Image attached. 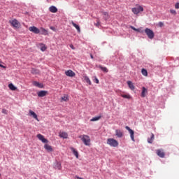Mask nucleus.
Instances as JSON below:
<instances>
[{"instance_id": "nucleus-25", "label": "nucleus", "mask_w": 179, "mask_h": 179, "mask_svg": "<svg viewBox=\"0 0 179 179\" xmlns=\"http://www.w3.org/2000/svg\"><path fill=\"white\" fill-rule=\"evenodd\" d=\"M99 68H100V69L102 70L103 72H105L106 73H107V72H108V69H107L106 67H103V66L99 65Z\"/></svg>"}, {"instance_id": "nucleus-35", "label": "nucleus", "mask_w": 179, "mask_h": 179, "mask_svg": "<svg viewBox=\"0 0 179 179\" xmlns=\"http://www.w3.org/2000/svg\"><path fill=\"white\" fill-rule=\"evenodd\" d=\"M45 50H47V47H45V45H43L41 48V51H45Z\"/></svg>"}, {"instance_id": "nucleus-7", "label": "nucleus", "mask_w": 179, "mask_h": 179, "mask_svg": "<svg viewBox=\"0 0 179 179\" xmlns=\"http://www.w3.org/2000/svg\"><path fill=\"white\" fill-rule=\"evenodd\" d=\"M156 153H157V156H159V157H161L162 159H163L164 157V156H166V152H164V149L157 150Z\"/></svg>"}, {"instance_id": "nucleus-14", "label": "nucleus", "mask_w": 179, "mask_h": 179, "mask_svg": "<svg viewBox=\"0 0 179 179\" xmlns=\"http://www.w3.org/2000/svg\"><path fill=\"white\" fill-rule=\"evenodd\" d=\"M49 10L50 12H51L52 13H57V12H58V8H57V7L52 6L49 8Z\"/></svg>"}, {"instance_id": "nucleus-30", "label": "nucleus", "mask_w": 179, "mask_h": 179, "mask_svg": "<svg viewBox=\"0 0 179 179\" xmlns=\"http://www.w3.org/2000/svg\"><path fill=\"white\" fill-rule=\"evenodd\" d=\"M100 118H101V116L94 117L92 119H91L90 121H92V122L99 121V120H100Z\"/></svg>"}, {"instance_id": "nucleus-18", "label": "nucleus", "mask_w": 179, "mask_h": 179, "mask_svg": "<svg viewBox=\"0 0 179 179\" xmlns=\"http://www.w3.org/2000/svg\"><path fill=\"white\" fill-rule=\"evenodd\" d=\"M146 93H148V89L145 87H142L141 97H146Z\"/></svg>"}, {"instance_id": "nucleus-39", "label": "nucleus", "mask_w": 179, "mask_h": 179, "mask_svg": "<svg viewBox=\"0 0 179 179\" xmlns=\"http://www.w3.org/2000/svg\"><path fill=\"white\" fill-rule=\"evenodd\" d=\"M176 9H179V3H176L175 5Z\"/></svg>"}, {"instance_id": "nucleus-33", "label": "nucleus", "mask_w": 179, "mask_h": 179, "mask_svg": "<svg viewBox=\"0 0 179 179\" xmlns=\"http://www.w3.org/2000/svg\"><path fill=\"white\" fill-rule=\"evenodd\" d=\"M95 26H96V27H99L100 26V20H96V23L95 24Z\"/></svg>"}, {"instance_id": "nucleus-32", "label": "nucleus", "mask_w": 179, "mask_h": 179, "mask_svg": "<svg viewBox=\"0 0 179 179\" xmlns=\"http://www.w3.org/2000/svg\"><path fill=\"white\" fill-rule=\"evenodd\" d=\"M93 82H94V83H96L97 85H99V79L96 77H94Z\"/></svg>"}, {"instance_id": "nucleus-27", "label": "nucleus", "mask_w": 179, "mask_h": 179, "mask_svg": "<svg viewBox=\"0 0 179 179\" xmlns=\"http://www.w3.org/2000/svg\"><path fill=\"white\" fill-rule=\"evenodd\" d=\"M141 73L143 76H148V70L145 69H142Z\"/></svg>"}, {"instance_id": "nucleus-21", "label": "nucleus", "mask_w": 179, "mask_h": 179, "mask_svg": "<svg viewBox=\"0 0 179 179\" xmlns=\"http://www.w3.org/2000/svg\"><path fill=\"white\" fill-rule=\"evenodd\" d=\"M69 96L68 94H64V96H62L61 101H69Z\"/></svg>"}, {"instance_id": "nucleus-41", "label": "nucleus", "mask_w": 179, "mask_h": 179, "mask_svg": "<svg viewBox=\"0 0 179 179\" xmlns=\"http://www.w3.org/2000/svg\"><path fill=\"white\" fill-rule=\"evenodd\" d=\"M70 48H71V50H75V47L72 44L70 45Z\"/></svg>"}, {"instance_id": "nucleus-43", "label": "nucleus", "mask_w": 179, "mask_h": 179, "mask_svg": "<svg viewBox=\"0 0 179 179\" xmlns=\"http://www.w3.org/2000/svg\"><path fill=\"white\" fill-rule=\"evenodd\" d=\"M51 30H55V28L54 27H50Z\"/></svg>"}, {"instance_id": "nucleus-45", "label": "nucleus", "mask_w": 179, "mask_h": 179, "mask_svg": "<svg viewBox=\"0 0 179 179\" xmlns=\"http://www.w3.org/2000/svg\"><path fill=\"white\" fill-rule=\"evenodd\" d=\"M0 177H1V173H0Z\"/></svg>"}, {"instance_id": "nucleus-28", "label": "nucleus", "mask_w": 179, "mask_h": 179, "mask_svg": "<svg viewBox=\"0 0 179 179\" xmlns=\"http://www.w3.org/2000/svg\"><path fill=\"white\" fill-rule=\"evenodd\" d=\"M84 79H85V82H87L88 83V85H92V81L90 80V78H89V77L85 76V77H84Z\"/></svg>"}, {"instance_id": "nucleus-34", "label": "nucleus", "mask_w": 179, "mask_h": 179, "mask_svg": "<svg viewBox=\"0 0 179 179\" xmlns=\"http://www.w3.org/2000/svg\"><path fill=\"white\" fill-rule=\"evenodd\" d=\"M158 26H159V27H163V26H164V23H163L162 22H159L158 23Z\"/></svg>"}, {"instance_id": "nucleus-9", "label": "nucleus", "mask_w": 179, "mask_h": 179, "mask_svg": "<svg viewBox=\"0 0 179 179\" xmlns=\"http://www.w3.org/2000/svg\"><path fill=\"white\" fill-rule=\"evenodd\" d=\"M29 31L34 33V34H40V29L34 26L29 28Z\"/></svg>"}, {"instance_id": "nucleus-29", "label": "nucleus", "mask_w": 179, "mask_h": 179, "mask_svg": "<svg viewBox=\"0 0 179 179\" xmlns=\"http://www.w3.org/2000/svg\"><path fill=\"white\" fill-rule=\"evenodd\" d=\"M103 17H104V19H106V20H107V19L110 18V15H108V13L103 12Z\"/></svg>"}, {"instance_id": "nucleus-22", "label": "nucleus", "mask_w": 179, "mask_h": 179, "mask_svg": "<svg viewBox=\"0 0 179 179\" xmlns=\"http://www.w3.org/2000/svg\"><path fill=\"white\" fill-rule=\"evenodd\" d=\"M71 150L73 153V155L76 156V157L77 159H79V152H78V151L76 150H75V148H71Z\"/></svg>"}, {"instance_id": "nucleus-17", "label": "nucleus", "mask_w": 179, "mask_h": 179, "mask_svg": "<svg viewBox=\"0 0 179 179\" xmlns=\"http://www.w3.org/2000/svg\"><path fill=\"white\" fill-rule=\"evenodd\" d=\"M47 93H48L47 91H40L38 92V97H44L45 96H47Z\"/></svg>"}, {"instance_id": "nucleus-1", "label": "nucleus", "mask_w": 179, "mask_h": 179, "mask_svg": "<svg viewBox=\"0 0 179 179\" xmlns=\"http://www.w3.org/2000/svg\"><path fill=\"white\" fill-rule=\"evenodd\" d=\"M36 138L39 139V141H41L43 143H45L44 145V149L47 150V152H54V149L52 148V146L48 145V140L47 138H44V136L42 134H38L36 135Z\"/></svg>"}, {"instance_id": "nucleus-2", "label": "nucleus", "mask_w": 179, "mask_h": 179, "mask_svg": "<svg viewBox=\"0 0 179 179\" xmlns=\"http://www.w3.org/2000/svg\"><path fill=\"white\" fill-rule=\"evenodd\" d=\"M80 139H81L82 142L85 145V146H90V136L88 135H81L79 136Z\"/></svg>"}, {"instance_id": "nucleus-5", "label": "nucleus", "mask_w": 179, "mask_h": 179, "mask_svg": "<svg viewBox=\"0 0 179 179\" xmlns=\"http://www.w3.org/2000/svg\"><path fill=\"white\" fill-rule=\"evenodd\" d=\"M145 34H147L148 38H150V40H153V38H155V32H153L152 31V29H149V28H146L145 29Z\"/></svg>"}, {"instance_id": "nucleus-37", "label": "nucleus", "mask_w": 179, "mask_h": 179, "mask_svg": "<svg viewBox=\"0 0 179 179\" xmlns=\"http://www.w3.org/2000/svg\"><path fill=\"white\" fill-rule=\"evenodd\" d=\"M170 12L171 13H172V15H176L177 13V12H176V10H171Z\"/></svg>"}, {"instance_id": "nucleus-24", "label": "nucleus", "mask_w": 179, "mask_h": 179, "mask_svg": "<svg viewBox=\"0 0 179 179\" xmlns=\"http://www.w3.org/2000/svg\"><path fill=\"white\" fill-rule=\"evenodd\" d=\"M31 73H32L33 75H37V74L40 73V71L36 69H31Z\"/></svg>"}, {"instance_id": "nucleus-38", "label": "nucleus", "mask_w": 179, "mask_h": 179, "mask_svg": "<svg viewBox=\"0 0 179 179\" xmlns=\"http://www.w3.org/2000/svg\"><path fill=\"white\" fill-rule=\"evenodd\" d=\"M131 29H132V30H134L135 31H139V29L135 28L134 27H131Z\"/></svg>"}, {"instance_id": "nucleus-40", "label": "nucleus", "mask_w": 179, "mask_h": 179, "mask_svg": "<svg viewBox=\"0 0 179 179\" xmlns=\"http://www.w3.org/2000/svg\"><path fill=\"white\" fill-rule=\"evenodd\" d=\"M2 113L3 114H8L6 109H3Z\"/></svg>"}, {"instance_id": "nucleus-8", "label": "nucleus", "mask_w": 179, "mask_h": 179, "mask_svg": "<svg viewBox=\"0 0 179 179\" xmlns=\"http://www.w3.org/2000/svg\"><path fill=\"white\" fill-rule=\"evenodd\" d=\"M125 129L129 132L130 134V138L131 139V141H133V142H135V138L134 137V130H132L131 128H129V127L126 126Z\"/></svg>"}, {"instance_id": "nucleus-19", "label": "nucleus", "mask_w": 179, "mask_h": 179, "mask_svg": "<svg viewBox=\"0 0 179 179\" xmlns=\"http://www.w3.org/2000/svg\"><path fill=\"white\" fill-rule=\"evenodd\" d=\"M153 141H155V134L153 133H151L150 138H148V143H153Z\"/></svg>"}, {"instance_id": "nucleus-36", "label": "nucleus", "mask_w": 179, "mask_h": 179, "mask_svg": "<svg viewBox=\"0 0 179 179\" xmlns=\"http://www.w3.org/2000/svg\"><path fill=\"white\" fill-rule=\"evenodd\" d=\"M57 167L58 170H61V164L59 162H57Z\"/></svg>"}, {"instance_id": "nucleus-42", "label": "nucleus", "mask_w": 179, "mask_h": 179, "mask_svg": "<svg viewBox=\"0 0 179 179\" xmlns=\"http://www.w3.org/2000/svg\"><path fill=\"white\" fill-rule=\"evenodd\" d=\"M0 67H1V68H4V69L6 68L5 66H3V65H2V64H0Z\"/></svg>"}, {"instance_id": "nucleus-31", "label": "nucleus", "mask_w": 179, "mask_h": 179, "mask_svg": "<svg viewBox=\"0 0 179 179\" xmlns=\"http://www.w3.org/2000/svg\"><path fill=\"white\" fill-rule=\"evenodd\" d=\"M34 86H36L37 87H41V84H40V83H38V82L34 81Z\"/></svg>"}, {"instance_id": "nucleus-10", "label": "nucleus", "mask_w": 179, "mask_h": 179, "mask_svg": "<svg viewBox=\"0 0 179 179\" xmlns=\"http://www.w3.org/2000/svg\"><path fill=\"white\" fill-rule=\"evenodd\" d=\"M65 75L69 78H73L76 76V73H75L72 70H67L65 71Z\"/></svg>"}, {"instance_id": "nucleus-6", "label": "nucleus", "mask_w": 179, "mask_h": 179, "mask_svg": "<svg viewBox=\"0 0 179 179\" xmlns=\"http://www.w3.org/2000/svg\"><path fill=\"white\" fill-rule=\"evenodd\" d=\"M9 23H10L11 26L14 27V29L20 28V22H19V21H17L16 19L9 21Z\"/></svg>"}, {"instance_id": "nucleus-13", "label": "nucleus", "mask_w": 179, "mask_h": 179, "mask_svg": "<svg viewBox=\"0 0 179 179\" xmlns=\"http://www.w3.org/2000/svg\"><path fill=\"white\" fill-rule=\"evenodd\" d=\"M59 136L60 138H63V139H67L68 138V133L65 131H62L59 133Z\"/></svg>"}, {"instance_id": "nucleus-26", "label": "nucleus", "mask_w": 179, "mask_h": 179, "mask_svg": "<svg viewBox=\"0 0 179 179\" xmlns=\"http://www.w3.org/2000/svg\"><path fill=\"white\" fill-rule=\"evenodd\" d=\"M8 87L10 90H16V89H17L16 87H15V85H13V84L10 83L8 85Z\"/></svg>"}, {"instance_id": "nucleus-23", "label": "nucleus", "mask_w": 179, "mask_h": 179, "mask_svg": "<svg viewBox=\"0 0 179 179\" xmlns=\"http://www.w3.org/2000/svg\"><path fill=\"white\" fill-rule=\"evenodd\" d=\"M71 24L73 26V27H75L77 31H78V33H80V27H79V25L76 24L73 22H72Z\"/></svg>"}, {"instance_id": "nucleus-16", "label": "nucleus", "mask_w": 179, "mask_h": 179, "mask_svg": "<svg viewBox=\"0 0 179 179\" xmlns=\"http://www.w3.org/2000/svg\"><path fill=\"white\" fill-rule=\"evenodd\" d=\"M40 30L41 34L43 36H48V31L47 29L41 27Z\"/></svg>"}, {"instance_id": "nucleus-20", "label": "nucleus", "mask_w": 179, "mask_h": 179, "mask_svg": "<svg viewBox=\"0 0 179 179\" xmlns=\"http://www.w3.org/2000/svg\"><path fill=\"white\" fill-rule=\"evenodd\" d=\"M127 85L131 90H135V85L131 81H127Z\"/></svg>"}, {"instance_id": "nucleus-3", "label": "nucleus", "mask_w": 179, "mask_h": 179, "mask_svg": "<svg viewBox=\"0 0 179 179\" xmlns=\"http://www.w3.org/2000/svg\"><path fill=\"white\" fill-rule=\"evenodd\" d=\"M136 6L137 7L131 9V12H133L134 15H138L141 12H143V7H142V6L136 5Z\"/></svg>"}, {"instance_id": "nucleus-44", "label": "nucleus", "mask_w": 179, "mask_h": 179, "mask_svg": "<svg viewBox=\"0 0 179 179\" xmlns=\"http://www.w3.org/2000/svg\"><path fill=\"white\" fill-rule=\"evenodd\" d=\"M90 57L93 59V55H90Z\"/></svg>"}, {"instance_id": "nucleus-11", "label": "nucleus", "mask_w": 179, "mask_h": 179, "mask_svg": "<svg viewBox=\"0 0 179 179\" xmlns=\"http://www.w3.org/2000/svg\"><path fill=\"white\" fill-rule=\"evenodd\" d=\"M29 115L30 117H32L34 118V120H36V121H38V117H37V114H36V113H34V111L29 110Z\"/></svg>"}, {"instance_id": "nucleus-4", "label": "nucleus", "mask_w": 179, "mask_h": 179, "mask_svg": "<svg viewBox=\"0 0 179 179\" xmlns=\"http://www.w3.org/2000/svg\"><path fill=\"white\" fill-rule=\"evenodd\" d=\"M107 144L113 148H117L118 146V141L114 138H108Z\"/></svg>"}, {"instance_id": "nucleus-15", "label": "nucleus", "mask_w": 179, "mask_h": 179, "mask_svg": "<svg viewBox=\"0 0 179 179\" xmlns=\"http://www.w3.org/2000/svg\"><path fill=\"white\" fill-rule=\"evenodd\" d=\"M121 97H123V99H127V100H131L132 99V96L129 94H120Z\"/></svg>"}, {"instance_id": "nucleus-12", "label": "nucleus", "mask_w": 179, "mask_h": 179, "mask_svg": "<svg viewBox=\"0 0 179 179\" xmlns=\"http://www.w3.org/2000/svg\"><path fill=\"white\" fill-rule=\"evenodd\" d=\"M115 135L117 136V138H122V136H124V133L120 129H116Z\"/></svg>"}]
</instances>
